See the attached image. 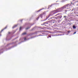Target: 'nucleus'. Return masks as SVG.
Wrapping results in <instances>:
<instances>
[{"instance_id": "412c9836", "label": "nucleus", "mask_w": 78, "mask_h": 78, "mask_svg": "<svg viewBox=\"0 0 78 78\" xmlns=\"http://www.w3.org/2000/svg\"><path fill=\"white\" fill-rule=\"evenodd\" d=\"M65 11H66V12L67 11L66 10H65Z\"/></svg>"}, {"instance_id": "4468645a", "label": "nucleus", "mask_w": 78, "mask_h": 78, "mask_svg": "<svg viewBox=\"0 0 78 78\" xmlns=\"http://www.w3.org/2000/svg\"><path fill=\"white\" fill-rule=\"evenodd\" d=\"M39 16H38V18H37V20H38L39 19Z\"/></svg>"}, {"instance_id": "2eb2a0df", "label": "nucleus", "mask_w": 78, "mask_h": 78, "mask_svg": "<svg viewBox=\"0 0 78 78\" xmlns=\"http://www.w3.org/2000/svg\"><path fill=\"white\" fill-rule=\"evenodd\" d=\"M27 39V38H26V37H25L24 38V40H25Z\"/></svg>"}, {"instance_id": "20e7f679", "label": "nucleus", "mask_w": 78, "mask_h": 78, "mask_svg": "<svg viewBox=\"0 0 78 78\" xmlns=\"http://www.w3.org/2000/svg\"><path fill=\"white\" fill-rule=\"evenodd\" d=\"M51 21L52 23H55V20H51Z\"/></svg>"}, {"instance_id": "dca6fc26", "label": "nucleus", "mask_w": 78, "mask_h": 78, "mask_svg": "<svg viewBox=\"0 0 78 78\" xmlns=\"http://www.w3.org/2000/svg\"><path fill=\"white\" fill-rule=\"evenodd\" d=\"M49 37H51L50 36H49Z\"/></svg>"}, {"instance_id": "6e6552de", "label": "nucleus", "mask_w": 78, "mask_h": 78, "mask_svg": "<svg viewBox=\"0 0 78 78\" xmlns=\"http://www.w3.org/2000/svg\"><path fill=\"white\" fill-rule=\"evenodd\" d=\"M26 32H24L22 34V35H24V34H26Z\"/></svg>"}, {"instance_id": "f257e3e1", "label": "nucleus", "mask_w": 78, "mask_h": 78, "mask_svg": "<svg viewBox=\"0 0 78 78\" xmlns=\"http://www.w3.org/2000/svg\"><path fill=\"white\" fill-rule=\"evenodd\" d=\"M64 9V7H63L61 8L58 9L56 10L52 11L51 12L50 14L49 15V16H53L54 14H56V13L58 12H61V11H62Z\"/></svg>"}, {"instance_id": "f8f14e48", "label": "nucleus", "mask_w": 78, "mask_h": 78, "mask_svg": "<svg viewBox=\"0 0 78 78\" xmlns=\"http://www.w3.org/2000/svg\"><path fill=\"white\" fill-rule=\"evenodd\" d=\"M22 27H20V30H21V29H22Z\"/></svg>"}, {"instance_id": "ddd939ff", "label": "nucleus", "mask_w": 78, "mask_h": 78, "mask_svg": "<svg viewBox=\"0 0 78 78\" xmlns=\"http://www.w3.org/2000/svg\"><path fill=\"white\" fill-rule=\"evenodd\" d=\"M30 28V27H27L26 28V30H28V29H29Z\"/></svg>"}, {"instance_id": "f3484780", "label": "nucleus", "mask_w": 78, "mask_h": 78, "mask_svg": "<svg viewBox=\"0 0 78 78\" xmlns=\"http://www.w3.org/2000/svg\"><path fill=\"white\" fill-rule=\"evenodd\" d=\"M74 10V9H73L72 10V11H73Z\"/></svg>"}, {"instance_id": "39448f33", "label": "nucleus", "mask_w": 78, "mask_h": 78, "mask_svg": "<svg viewBox=\"0 0 78 78\" xmlns=\"http://www.w3.org/2000/svg\"><path fill=\"white\" fill-rule=\"evenodd\" d=\"M40 16L41 17L43 16V14H40Z\"/></svg>"}, {"instance_id": "9b49d317", "label": "nucleus", "mask_w": 78, "mask_h": 78, "mask_svg": "<svg viewBox=\"0 0 78 78\" xmlns=\"http://www.w3.org/2000/svg\"><path fill=\"white\" fill-rule=\"evenodd\" d=\"M59 13H58L57 15H55V16H58V15H59Z\"/></svg>"}, {"instance_id": "1a4fd4ad", "label": "nucleus", "mask_w": 78, "mask_h": 78, "mask_svg": "<svg viewBox=\"0 0 78 78\" xmlns=\"http://www.w3.org/2000/svg\"><path fill=\"white\" fill-rule=\"evenodd\" d=\"M51 6H52V5H50L48 6V8H50V7H51Z\"/></svg>"}, {"instance_id": "f03ea898", "label": "nucleus", "mask_w": 78, "mask_h": 78, "mask_svg": "<svg viewBox=\"0 0 78 78\" xmlns=\"http://www.w3.org/2000/svg\"><path fill=\"white\" fill-rule=\"evenodd\" d=\"M71 6L70 4H68L65 5L63 6V7H64V9H65H65H70Z\"/></svg>"}, {"instance_id": "5701e85b", "label": "nucleus", "mask_w": 78, "mask_h": 78, "mask_svg": "<svg viewBox=\"0 0 78 78\" xmlns=\"http://www.w3.org/2000/svg\"><path fill=\"white\" fill-rule=\"evenodd\" d=\"M44 13H45V12H44Z\"/></svg>"}, {"instance_id": "6ab92c4d", "label": "nucleus", "mask_w": 78, "mask_h": 78, "mask_svg": "<svg viewBox=\"0 0 78 78\" xmlns=\"http://www.w3.org/2000/svg\"><path fill=\"white\" fill-rule=\"evenodd\" d=\"M64 17H66V16H64Z\"/></svg>"}, {"instance_id": "7ed1b4c3", "label": "nucleus", "mask_w": 78, "mask_h": 78, "mask_svg": "<svg viewBox=\"0 0 78 78\" xmlns=\"http://www.w3.org/2000/svg\"><path fill=\"white\" fill-rule=\"evenodd\" d=\"M62 18V16H60L55 18L56 19H60Z\"/></svg>"}, {"instance_id": "a211bd4d", "label": "nucleus", "mask_w": 78, "mask_h": 78, "mask_svg": "<svg viewBox=\"0 0 78 78\" xmlns=\"http://www.w3.org/2000/svg\"><path fill=\"white\" fill-rule=\"evenodd\" d=\"M76 33V32H74V34H75Z\"/></svg>"}, {"instance_id": "4be33fe9", "label": "nucleus", "mask_w": 78, "mask_h": 78, "mask_svg": "<svg viewBox=\"0 0 78 78\" xmlns=\"http://www.w3.org/2000/svg\"><path fill=\"white\" fill-rule=\"evenodd\" d=\"M46 32H48V31H46Z\"/></svg>"}, {"instance_id": "aec40b11", "label": "nucleus", "mask_w": 78, "mask_h": 78, "mask_svg": "<svg viewBox=\"0 0 78 78\" xmlns=\"http://www.w3.org/2000/svg\"><path fill=\"white\" fill-rule=\"evenodd\" d=\"M41 10H42V9H40V10L39 11H41Z\"/></svg>"}, {"instance_id": "423d86ee", "label": "nucleus", "mask_w": 78, "mask_h": 78, "mask_svg": "<svg viewBox=\"0 0 78 78\" xmlns=\"http://www.w3.org/2000/svg\"><path fill=\"white\" fill-rule=\"evenodd\" d=\"M73 28H74V29H75L76 28V27H75V25L73 26Z\"/></svg>"}, {"instance_id": "0eeeda50", "label": "nucleus", "mask_w": 78, "mask_h": 78, "mask_svg": "<svg viewBox=\"0 0 78 78\" xmlns=\"http://www.w3.org/2000/svg\"><path fill=\"white\" fill-rule=\"evenodd\" d=\"M45 24H48V23H44V25H45V26H46V25H45Z\"/></svg>"}, {"instance_id": "9d476101", "label": "nucleus", "mask_w": 78, "mask_h": 78, "mask_svg": "<svg viewBox=\"0 0 78 78\" xmlns=\"http://www.w3.org/2000/svg\"><path fill=\"white\" fill-rule=\"evenodd\" d=\"M6 27L5 28V29H3L1 31H3V30H5V29H6Z\"/></svg>"}]
</instances>
